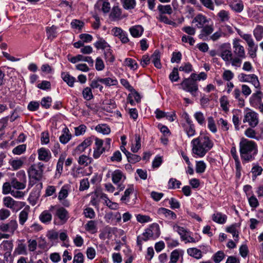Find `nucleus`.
Instances as JSON below:
<instances>
[{
  "mask_svg": "<svg viewBox=\"0 0 263 263\" xmlns=\"http://www.w3.org/2000/svg\"><path fill=\"white\" fill-rule=\"evenodd\" d=\"M101 83L105 84L107 86H114L118 84V81L116 78H101L100 80Z\"/></svg>",
  "mask_w": 263,
  "mask_h": 263,
  "instance_id": "nucleus-49",
  "label": "nucleus"
},
{
  "mask_svg": "<svg viewBox=\"0 0 263 263\" xmlns=\"http://www.w3.org/2000/svg\"><path fill=\"white\" fill-rule=\"evenodd\" d=\"M208 23H209L208 20L204 15L201 14L197 15L192 21V23L196 24V26L198 28H202L205 26Z\"/></svg>",
  "mask_w": 263,
  "mask_h": 263,
  "instance_id": "nucleus-20",
  "label": "nucleus"
},
{
  "mask_svg": "<svg viewBox=\"0 0 263 263\" xmlns=\"http://www.w3.org/2000/svg\"><path fill=\"white\" fill-rule=\"evenodd\" d=\"M61 77L63 81L67 83V84L72 87L74 85V83L76 82V78L71 76L67 72H62L61 73Z\"/></svg>",
  "mask_w": 263,
  "mask_h": 263,
  "instance_id": "nucleus-31",
  "label": "nucleus"
},
{
  "mask_svg": "<svg viewBox=\"0 0 263 263\" xmlns=\"http://www.w3.org/2000/svg\"><path fill=\"white\" fill-rule=\"evenodd\" d=\"M181 86L183 90L190 92L193 97L196 96V93L198 90L196 82L192 79L186 78L181 83Z\"/></svg>",
  "mask_w": 263,
  "mask_h": 263,
  "instance_id": "nucleus-8",
  "label": "nucleus"
},
{
  "mask_svg": "<svg viewBox=\"0 0 263 263\" xmlns=\"http://www.w3.org/2000/svg\"><path fill=\"white\" fill-rule=\"evenodd\" d=\"M9 163L14 170H17L22 166L24 161L21 159H12L9 160Z\"/></svg>",
  "mask_w": 263,
  "mask_h": 263,
  "instance_id": "nucleus-47",
  "label": "nucleus"
},
{
  "mask_svg": "<svg viewBox=\"0 0 263 263\" xmlns=\"http://www.w3.org/2000/svg\"><path fill=\"white\" fill-rule=\"evenodd\" d=\"M92 161V158L89 157L85 155L80 156L78 159V163L84 166H86L91 163Z\"/></svg>",
  "mask_w": 263,
  "mask_h": 263,
  "instance_id": "nucleus-46",
  "label": "nucleus"
},
{
  "mask_svg": "<svg viewBox=\"0 0 263 263\" xmlns=\"http://www.w3.org/2000/svg\"><path fill=\"white\" fill-rule=\"evenodd\" d=\"M158 10L160 14H162V15L164 14H171L173 13V9L170 5H159L158 6Z\"/></svg>",
  "mask_w": 263,
  "mask_h": 263,
  "instance_id": "nucleus-41",
  "label": "nucleus"
},
{
  "mask_svg": "<svg viewBox=\"0 0 263 263\" xmlns=\"http://www.w3.org/2000/svg\"><path fill=\"white\" fill-rule=\"evenodd\" d=\"M97 223L95 220H89L85 225V229L86 231L94 234L97 232Z\"/></svg>",
  "mask_w": 263,
  "mask_h": 263,
  "instance_id": "nucleus-36",
  "label": "nucleus"
},
{
  "mask_svg": "<svg viewBox=\"0 0 263 263\" xmlns=\"http://www.w3.org/2000/svg\"><path fill=\"white\" fill-rule=\"evenodd\" d=\"M213 31L214 28L213 25H206L202 28L198 36L199 39L203 41L209 40V36L211 35Z\"/></svg>",
  "mask_w": 263,
  "mask_h": 263,
  "instance_id": "nucleus-18",
  "label": "nucleus"
},
{
  "mask_svg": "<svg viewBox=\"0 0 263 263\" xmlns=\"http://www.w3.org/2000/svg\"><path fill=\"white\" fill-rule=\"evenodd\" d=\"M72 135L67 127H64L62 130V134L59 137L60 142L63 144L67 143L71 139Z\"/></svg>",
  "mask_w": 263,
  "mask_h": 263,
  "instance_id": "nucleus-27",
  "label": "nucleus"
},
{
  "mask_svg": "<svg viewBox=\"0 0 263 263\" xmlns=\"http://www.w3.org/2000/svg\"><path fill=\"white\" fill-rule=\"evenodd\" d=\"M125 65L129 67L130 69L136 70L138 67V65L136 61L131 58H126L124 61Z\"/></svg>",
  "mask_w": 263,
  "mask_h": 263,
  "instance_id": "nucleus-52",
  "label": "nucleus"
},
{
  "mask_svg": "<svg viewBox=\"0 0 263 263\" xmlns=\"http://www.w3.org/2000/svg\"><path fill=\"white\" fill-rule=\"evenodd\" d=\"M157 18L161 22H163L166 24L172 25L174 27H176L177 26L176 23L170 20L167 16L164 15H162V14H159V15L157 17Z\"/></svg>",
  "mask_w": 263,
  "mask_h": 263,
  "instance_id": "nucleus-51",
  "label": "nucleus"
},
{
  "mask_svg": "<svg viewBox=\"0 0 263 263\" xmlns=\"http://www.w3.org/2000/svg\"><path fill=\"white\" fill-rule=\"evenodd\" d=\"M93 45L97 49H103L105 50L106 49L110 48L109 45L104 39L101 37H99L98 40Z\"/></svg>",
  "mask_w": 263,
  "mask_h": 263,
  "instance_id": "nucleus-38",
  "label": "nucleus"
},
{
  "mask_svg": "<svg viewBox=\"0 0 263 263\" xmlns=\"http://www.w3.org/2000/svg\"><path fill=\"white\" fill-rule=\"evenodd\" d=\"M227 35V33L223 32L222 29H219L218 31L214 32L213 34H211L209 36V39L213 42H216L219 40L221 37L226 36Z\"/></svg>",
  "mask_w": 263,
  "mask_h": 263,
  "instance_id": "nucleus-40",
  "label": "nucleus"
},
{
  "mask_svg": "<svg viewBox=\"0 0 263 263\" xmlns=\"http://www.w3.org/2000/svg\"><path fill=\"white\" fill-rule=\"evenodd\" d=\"M112 181L114 183L117 184L119 183V182L122 179V177H124L122 172L119 170H117L115 171L112 173Z\"/></svg>",
  "mask_w": 263,
  "mask_h": 263,
  "instance_id": "nucleus-43",
  "label": "nucleus"
},
{
  "mask_svg": "<svg viewBox=\"0 0 263 263\" xmlns=\"http://www.w3.org/2000/svg\"><path fill=\"white\" fill-rule=\"evenodd\" d=\"M253 33L256 41H261L263 39V26L257 25L254 29Z\"/></svg>",
  "mask_w": 263,
  "mask_h": 263,
  "instance_id": "nucleus-35",
  "label": "nucleus"
},
{
  "mask_svg": "<svg viewBox=\"0 0 263 263\" xmlns=\"http://www.w3.org/2000/svg\"><path fill=\"white\" fill-rule=\"evenodd\" d=\"M148 232L145 230L141 235H139L137 238V244L140 251L142 250V245L143 241H146L148 240L153 239L151 234H148Z\"/></svg>",
  "mask_w": 263,
  "mask_h": 263,
  "instance_id": "nucleus-26",
  "label": "nucleus"
},
{
  "mask_svg": "<svg viewBox=\"0 0 263 263\" xmlns=\"http://www.w3.org/2000/svg\"><path fill=\"white\" fill-rule=\"evenodd\" d=\"M96 130L103 135H108L110 133V129L106 124H99L96 126Z\"/></svg>",
  "mask_w": 263,
  "mask_h": 263,
  "instance_id": "nucleus-50",
  "label": "nucleus"
},
{
  "mask_svg": "<svg viewBox=\"0 0 263 263\" xmlns=\"http://www.w3.org/2000/svg\"><path fill=\"white\" fill-rule=\"evenodd\" d=\"M104 54L106 62L112 63L115 61V57L110 48L104 50Z\"/></svg>",
  "mask_w": 263,
  "mask_h": 263,
  "instance_id": "nucleus-60",
  "label": "nucleus"
},
{
  "mask_svg": "<svg viewBox=\"0 0 263 263\" xmlns=\"http://www.w3.org/2000/svg\"><path fill=\"white\" fill-rule=\"evenodd\" d=\"M100 80H101V78L96 77L94 80H93L91 84L90 85L91 88H99L100 91H102L103 88V87L100 85Z\"/></svg>",
  "mask_w": 263,
  "mask_h": 263,
  "instance_id": "nucleus-63",
  "label": "nucleus"
},
{
  "mask_svg": "<svg viewBox=\"0 0 263 263\" xmlns=\"http://www.w3.org/2000/svg\"><path fill=\"white\" fill-rule=\"evenodd\" d=\"M44 164L41 162L33 164L28 170L29 181L28 189H30L36 183V181H40L43 177Z\"/></svg>",
  "mask_w": 263,
  "mask_h": 263,
  "instance_id": "nucleus-3",
  "label": "nucleus"
},
{
  "mask_svg": "<svg viewBox=\"0 0 263 263\" xmlns=\"http://www.w3.org/2000/svg\"><path fill=\"white\" fill-rule=\"evenodd\" d=\"M231 154L235 161L236 177L237 178H239L241 175L242 167L239 157L237 154L236 148L235 146L231 148Z\"/></svg>",
  "mask_w": 263,
  "mask_h": 263,
  "instance_id": "nucleus-14",
  "label": "nucleus"
},
{
  "mask_svg": "<svg viewBox=\"0 0 263 263\" xmlns=\"http://www.w3.org/2000/svg\"><path fill=\"white\" fill-rule=\"evenodd\" d=\"M160 52L158 50H156L151 56L152 63L158 69H160L162 67V65L160 62Z\"/></svg>",
  "mask_w": 263,
  "mask_h": 263,
  "instance_id": "nucleus-29",
  "label": "nucleus"
},
{
  "mask_svg": "<svg viewBox=\"0 0 263 263\" xmlns=\"http://www.w3.org/2000/svg\"><path fill=\"white\" fill-rule=\"evenodd\" d=\"M225 256L223 251H218L213 255L212 259L215 263H219L224 258Z\"/></svg>",
  "mask_w": 263,
  "mask_h": 263,
  "instance_id": "nucleus-59",
  "label": "nucleus"
},
{
  "mask_svg": "<svg viewBox=\"0 0 263 263\" xmlns=\"http://www.w3.org/2000/svg\"><path fill=\"white\" fill-rule=\"evenodd\" d=\"M241 40L235 38L232 41L233 53L236 57L246 58V51L244 47L241 44Z\"/></svg>",
  "mask_w": 263,
  "mask_h": 263,
  "instance_id": "nucleus-11",
  "label": "nucleus"
},
{
  "mask_svg": "<svg viewBox=\"0 0 263 263\" xmlns=\"http://www.w3.org/2000/svg\"><path fill=\"white\" fill-rule=\"evenodd\" d=\"M56 27L52 26L50 27H47L46 33L48 39L52 40L57 36Z\"/></svg>",
  "mask_w": 263,
  "mask_h": 263,
  "instance_id": "nucleus-55",
  "label": "nucleus"
},
{
  "mask_svg": "<svg viewBox=\"0 0 263 263\" xmlns=\"http://www.w3.org/2000/svg\"><path fill=\"white\" fill-rule=\"evenodd\" d=\"M92 143V140L90 138L85 139L81 144L77 146L74 152L75 154H79L83 152L85 149Z\"/></svg>",
  "mask_w": 263,
  "mask_h": 263,
  "instance_id": "nucleus-24",
  "label": "nucleus"
},
{
  "mask_svg": "<svg viewBox=\"0 0 263 263\" xmlns=\"http://www.w3.org/2000/svg\"><path fill=\"white\" fill-rule=\"evenodd\" d=\"M229 6L232 10L237 13H240L243 10V4L242 1H239L238 2H231L229 3Z\"/></svg>",
  "mask_w": 263,
  "mask_h": 263,
  "instance_id": "nucleus-34",
  "label": "nucleus"
},
{
  "mask_svg": "<svg viewBox=\"0 0 263 263\" xmlns=\"http://www.w3.org/2000/svg\"><path fill=\"white\" fill-rule=\"evenodd\" d=\"M123 7L126 10H130L135 8L136 5V0H120Z\"/></svg>",
  "mask_w": 263,
  "mask_h": 263,
  "instance_id": "nucleus-44",
  "label": "nucleus"
},
{
  "mask_svg": "<svg viewBox=\"0 0 263 263\" xmlns=\"http://www.w3.org/2000/svg\"><path fill=\"white\" fill-rule=\"evenodd\" d=\"M168 201L170 205V208L172 209H179L180 207L179 202L174 198H171L170 199L167 198L164 200V202Z\"/></svg>",
  "mask_w": 263,
  "mask_h": 263,
  "instance_id": "nucleus-58",
  "label": "nucleus"
},
{
  "mask_svg": "<svg viewBox=\"0 0 263 263\" xmlns=\"http://www.w3.org/2000/svg\"><path fill=\"white\" fill-rule=\"evenodd\" d=\"M69 194V187L67 185H63L61 189L58 196V200L64 206L70 205L69 201L66 199Z\"/></svg>",
  "mask_w": 263,
  "mask_h": 263,
  "instance_id": "nucleus-13",
  "label": "nucleus"
},
{
  "mask_svg": "<svg viewBox=\"0 0 263 263\" xmlns=\"http://www.w3.org/2000/svg\"><path fill=\"white\" fill-rule=\"evenodd\" d=\"M68 60L72 63H76L79 61L87 62L90 66H92L93 60L90 57H85L81 54H78L77 56L68 58Z\"/></svg>",
  "mask_w": 263,
  "mask_h": 263,
  "instance_id": "nucleus-19",
  "label": "nucleus"
},
{
  "mask_svg": "<svg viewBox=\"0 0 263 263\" xmlns=\"http://www.w3.org/2000/svg\"><path fill=\"white\" fill-rule=\"evenodd\" d=\"M181 183L180 181L177 180L175 178H171L168 182V189H175L176 188H179Z\"/></svg>",
  "mask_w": 263,
  "mask_h": 263,
  "instance_id": "nucleus-61",
  "label": "nucleus"
},
{
  "mask_svg": "<svg viewBox=\"0 0 263 263\" xmlns=\"http://www.w3.org/2000/svg\"><path fill=\"white\" fill-rule=\"evenodd\" d=\"M146 230L148 232V234H151V236L153 238V239H156L160 235L159 226L156 223H153L150 225Z\"/></svg>",
  "mask_w": 263,
  "mask_h": 263,
  "instance_id": "nucleus-21",
  "label": "nucleus"
},
{
  "mask_svg": "<svg viewBox=\"0 0 263 263\" xmlns=\"http://www.w3.org/2000/svg\"><path fill=\"white\" fill-rule=\"evenodd\" d=\"M129 31L134 37H139L142 35L144 29L141 25H135L131 27Z\"/></svg>",
  "mask_w": 263,
  "mask_h": 263,
  "instance_id": "nucleus-28",
  "label": "nucleus"
},
{
  "mask_svg": "<svg viewBox=\"0 0 263 263\" xmlns=\"http://www.w3.org/2000/svg\"><path fill=\"white\" fill-rule=\"evenodd\" d=\"M30 212V206H26L24 209L21 211L18 215V221L21 225L23 226L28 218V215Z\"/></svg>",
  "mask_w": 263,
  "mask_h": 263,
  "instance_id": "nucleus-25",
  "label": "nucleus"
},
{
  "mask_svg": "<svg viewBox=\"0 0 263 263\" xmlns=\"http://www.w3.org/2000/svg\"><path fill=\"white\" fill-rule=\"evenodd\" d=\"M208 127L213 133H216L217 131L215 121L213 117L212 116L208 118Z\"/></svg>",
  "mask_w": 263,
  "mask_h": 263,
  "instance_id": "nucleus-56",
  "label": "nucleus"
},
{
  "mask_svg": "<svg viewBox=\"0 0 263 263\" xmlns=\"http://www.w3.org/2000/svg\"><path fill=\"white\" fill-rule=\"evenodd\" d=\"M245 135L249 138L254 139L257 140H259L258 136H256V133L255 130L253 129V128H252L250 126L245 130Z\"/></svg>",
  "mask_w": 263,
  "mask_h": 263,
  "instance_id": "nucleus-54",
  "label": "nucleus"
},
{
  "mask_svg": "<svg viewBox=\"0 0 263 263\" xmlns=\"http://www.w3.org/2000/svg\"><path fill=\"white\" fill-rule=\"evenodd\" d=\"M134 190V186L133 185H130L124 192V194L121 197V200L123 202L129 201V196Z\"/></svg>",
  "mask_w": 263,
  "mask_h": 263,
  "instance_id": "nucleus-62",
  "label": "nucleus"
},
{
  "mask_svg": "<svg viewBox=\"0 0 263 263\" xmlns=\"http://www.w3.org/2000/svg\"><path fill=\"white\" fill-rule=\"evenodd\" d=\"M239 147L240 156L243 164L255 159L258 149L257 145L254 141L242 138L239 142Z\"/></svg>",
  "mask_w": 263,
  "mask_h": 263,
  "instance_id": "nucleus-2",
  "label": "nucleus"
},
{
  "mask_svg": "<svg viewBox=\"0 0 263 263\" xmlns=\"http://www.w3.org/2000/svg\"><path fill=\"white\" fill-rule=\"evenodd\" d=\"M53 209V206H51L49 210H44L40 214L39 218L43 223L45 224L50 223L52 218L51 210Z\"/></svg>",
  "mask_w": 263,
  "mask_h": 263,
  "instance_id": "nucleus-17",
  "label": "nucleus"
},
{
  "mask_svg": "<svg viewBox=\"0 0 263 263\" xmlns=\"http://www.w3.org/2000/svg\"><path fill=\"white\" fill-rule=\"evenodd\" d=\"M11 182L12 187L17 190H22L25 189L26 186V175L24 171L18 172L16 176L11 178Z\"/></svg>",
  "mask_w": 263,
  "mask_h": 263,
  "instance_id": "nucleus-5",
  "label": "nucleus"
},
{
  "mask_svg": "<svg viewBox=\"0 0 263 263\" xmlns=\"http://www.w3.org/2000/svg\"><path fill=\"white\" fill-rule=\"evenodd\" d=\"M194 117L199 125L202 126L205 125V120L202 112L197 111L194 114Z\"/></svg>",
  "mask_w": 263,
  "mask_h": 263,
  "instance_id": "nucleus-53",
  "label": "nucleus"
},
{
  "mask_svg": "<svg viewBox=\"0 0 263 263\" xmlns=\"http://www.w3.org/2000/svg\"><path fill=\"white\" fill-rule=\"evenodd\" d=\"M247 45V51L249 56L253 59L257 56V51L258 50V45L255 44L252 35L245 41Z\"/></svg>",
  "mask_w": 263,
  "mask_h": 263,
  "instance_id": "nucleus-12",
  "label": "nucleus"
},
{
  "mask_svg": "<svg viewBox=\"0 0 263 263\" xmlns=\"http://www.w3.org/2000/svg\"><path fill=\"white\" fill-rule=\"evenodd\" d=\"M141 148V138L139 135H135V143L131 147V151L134 153H137Z\"/></svg>",
  "mask_w": 263,
  "mask_h": 263,
  "instance_id": "nucleus-45",
  "label": "nucleus"
},
{
  "mask_svg": "<svg viewBox=\"0 0 263 263\" xmlns=\"http://www.w3.org/2000/svg\"><path fill=\"white\" fill-rule=\"evenodd\" d=\"M218 50L220 52L219 55L222 59L225 62H229L232 57L233 53L231 50V45L229 43H224L219 45Z\"/></svg>",
  "mask_w": 263,
  "mask_h": 263,
  "instance_id": "nucleus-9",
  "label": "nucleus"
},
{
  "mask_svg": "<svg viewBox=\"0 0 263 263\" xmlns=\"http://www.w3.org/2000/svg\"><path fill=\"white\" fill-rule=\"evenodd\" d=\"M212 220L216 223L224 224L227 220V216L220 212H217L213 215Z\"/></svg>",
  "mask_w": 263,
  "mask_h": 263,
  "instance_id": "nucleus-33",
  "label": "nucleus"
},
{
  "mask_svg": "<svg viewBox=\"0 0 263 263\" xmlns=\"http://www.w3.org/2000/svg\"><path fill=\"white\" fill-rule=\"evenodd\" d=\"M252 167L251 168V173L252 174L253 179H256V178L261 174L263 169L258 163H253Z\"/></svg>",
  "mask_w": 263,
  "mask_h": 263,
  "instance_id": "nucleus-37",
  "label": "nucleus"
},
{
  "mask_svg": "<svg viewBox=\"0 0 263 263\" xmlns=\"http://www.w3.org/2000/svg\"><path fill=\"white\" fill-rule=\"evenodd\" d=\"M55 214L56 216L64 222H65L69 218L68 211L63 207L58 209Z\"/></svg>",
  "mask_w": 263,
  "mask_h": 263,
  "instance_id": "nucleus-30",
  "label": "nucleus"
},
{
  "mask_svg": "<svg viewBox=\"0 0 263 263\" xmlns=\"http://www.w3.org/2000/svg\"><path fill=\"white\" fill-rule=\"evenodd\" d=\"M13 249V240H3L0 244V250L5 252V257L10 256Z\"/></svg>",
  "mask_w": 263,
  "mask_h": 263,
  "instance_id": "nucleus-15",
  "label": "nucleus"
},
{
  "mask_svg": "<svg viewBox=\"0 0 263 263\" xmlns=\"http://www.w3.org/2000/svg\"><path fill=\"white\" fill-rule=\"evenodd\" d=\"M38 159L40 160L48 162L51 158V155L49 149L42 147L37 150Z\"/></svg>",
  "mask_w": 263,
  "mask_h": 263,
  "instance_id": "nucleus-22",
  "label": "nucleus"
},
{
  "mask_svg": "<svg viewBox=\"0 0 263 263\" xmlns=\"http://www.w3.org/2000/svg\"><path fill=\"white\" fill-rule=\"evenodd\" d=\"M184 118L186 121L185 123L182 124L184 130L189 137H193L196 134L195 125L187 113L184 114Z\"/></svg>",
  "mask_w": 263,
  "mask_h": 263,
  "instance_id": "nucleus-10",
  "label": "nucleus"
},
{
  "mask_svg": "<svg viewBox=\"0 0 263 263\" xmlns=\"http://www.w3.org/2000/svg\"><path fill=\"white\" fill-rule=\"evenodd\" d=\"M15 251L19 255H26L27 254L26 246L23 243H18Z\"/></svg>",
  "mask_w": 263,
  "mask_h": 263,
  "instance_id": "nucleus-64",
  "label": "nucleus"
},
{
  "mask_svg": "<svg viewBox=\"0 0 263 263\" xmlns=\"http://www.w3.org/2000/svg\"><path fill=\"white\" fill-rule=\"evenodd\" d=\"M206 165L203 161H196L195 170L197 173H203L206 169Z\"/></svg>",
  "mask_w": 263,
  "mask_h": 263,
  "instance_id": "nucleus-48",
  "label": "nucleus"
},
{
  "mask_svg": "<svg viewBox=\"0 0 263 263\" xmlns=\"http://www.w3.org/2000/svg\"><path fill=\"white\" fill-rule=\"evenodd\" d=\"M65 160V157L61 156L58 161L57 164V168H56V175L58 174L60 176L62 172H63V167L64 164V162Z\"/></svg>",
  "mask_w": 263,
  "mask_h": 263,
  "instance_id": "nucleus-57",
  "label": "nucleus"
},
{
  "mask_svg": "<svg viewBox=\"0 0 263 263\" xmlns=\"http://www.w3.org/2000/svg\"><path fill=\"white\" fill-rule=\"evenodd\" d=\"M96 11L107 13L110 10V3L105 0H98L94 6Z\"/></svg>",
  "mask_w": 263,
  "mask_h": 263,
  "instance_id": "nucleus-16",
  "label": "nucleus"
},
{
  "mask_svg": "<svg viewBox=\"0 0 263 263\" xmlns=\"http://www.w3.org/2000/svg\"><path fill=\"white\" fill-rule=\"evenodd\" d=\"M181 252V250L178 249L173 251L171 253L170 260L168 263H177L179 259L180 255Z\"/></svg>",
  "mask_w": 263,
  "mask_h": 263,
  "instance_id": "nucleus-42",
  "label": "nucleus"
},
{
  "mask_svg": "<svg viewBox=\"0 0 263 263\" xmlns=\"http://www.w3.org/2000/svg\"><path fill=\"white\" fill-rule=\"evenodd\" d=\"M259 121L258 114L251 110H249L245 114L243 119V122L248 123L252 128L255 127L258 124Z\"/></svg>",
  "mask_w": 263,
  "mask_h": 263,
  "instance_id": "nucleus-7",
  "label": "nucleus"
},
{
  "mask_svg": "<svg viewBox=\"0 0 263 263\" xmlns=\"http://www.w3.org/2000/svg\"><path fill=\"white\" fill-rule=\"evenodd\" d=\"M187 254L196 259H199L202 256V252L200 250L196 248H191L187 250Z\"/></svg>",
  "mask_w": 263,
  "mask_h": 263,
  "instance_id": "nucleus-39",
  "label": "nucleus"
},
{
  "mask_svg": "<svg viewBox=\"0 0 263 263\" xmlns=\"http://www.w3.org/2000/svg\"><path fill=\"white\" fill-rule=\"evenodd\" d=\"M192 153L194 158H202L214 146V142L207 133L200 134L191 141Z\"/></svg>",
  "mask_w": 263,
  "mask_h": 263,
  "instance_id": "nucleus-1",
  "label": "nucleus"
},
{
  "mask_svg": "<svg viewBox=\"0 0 263 263\" xmlns=\"http://www.w3.org/2000/svg\"><path fill=\"white\" fill-rule=\"evenodd\" d=\"M121 84L124 86L126 89L132 91V95L135 99H140V96L139 93L135 91L133 87L129 84L128 81L124 79L120 80Z\"/></svg>",
  "mask_w": 263,
  "mask_h": 263,
  "instance_id": "nucleus-32",
  "label": "nucleus"
},
{
  "mask_svg": "<svg viewBox=\"0 0 263 263\" xmlns=\"http://www.w3.org/2000/svg\"><path fill=\"white\" fill-rule=\"evenodd\" d=\"M4 205L13 212H17L25 205V202L14 200L10 196L5 197L3 199Z\"/></svg>",
  "mask_w": 263,
  "mask_h": 263,
  "instance_id": "nucleus-6",
  "label": "nucleus"
},
{
  "mask_svg": "<svg viewBox=\"0 0 263 263\" xmlns=\"http://www.w3.org/2000/svg\"><path fill=\"white\" fill-rule=\"evenodd\" d=\"M157 213L159 215H163L168 219L175 220L177 218V215L173 211L165 208H159Z\"/></svg>",
  "mask_w": 263,
  "mask_h": 263,
  "instance_id": "nucleus-23",
  "label": "nucleus"
},
{
  "mask_svg": "<svg viewBox=\"0 0 263 263\" xmlns=\"http://www.w3.org/2000/svg\"><path fill=\"white\" fill-rule=\"evenodd\" d=\"M18 224L15 220H11L8 222H2L0 223V235L2 239H9L14 235V232L17 230Z\"/></svg>",
  "mask_w": 263,
  "mask_h": 263,
  "instance_id": "nucleus-4",
  "label": "nucleus"
}]
</instances>
